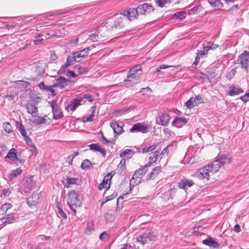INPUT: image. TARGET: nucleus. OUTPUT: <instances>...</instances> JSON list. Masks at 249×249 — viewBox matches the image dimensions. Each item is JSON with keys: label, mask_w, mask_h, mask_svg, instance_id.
<instances>
[{"label": "nucleus", "mask_w": 249, "mask_h": 249, "mask_svg": "<svg viewBox=\"0 0 249 249\" xmlns=\"http://www.w3.org/2000/svg\"><path fill=\"white\" fill-rule=\"evenodd\" d=\"M67 204L70 209L75 213L76 212L75 208L80 207L81 202L79 197V193L75 190L69 192L68 195Z\"/></svg>", "instance_id": "f03ea898"}, {"label": "nucleus", "mask_w": 249, "mask_h": 249, "mask_svg": "<svg viewBox=\"0 0 249 249\" xmlns=\"http://www.w3.org/2000/svg\"><path fill=\"white\" fill-rule=\"evenodd\" d=\"M156 239L157 236L155 232L150 229L135 235L133 238V240H135L137 242H139L142 245L147 244L150 241H155Z\"/></svg>", "instance_id": "f257e3e1"}, {"label": "nucleus", "mask_w": 249, "mask_h": 249, "mask_svg": "<svg viewBox=\"0 0 249 249\" xmlns=\"http://www.w3.org/2000/svg\"><path fill=\"white\" fill-rule=\"evenodd\" d=\"M4 127L5 131L7 133H10L12 132L11 125L8 122L5 123L4 124Z\"/></svg>", "instance_id": "4d7b16f0"}, {"label": "nucleus", "mask_w": 249, "mask_h": 249, "mask_svg": "<svg viewBox=\"0 0 249 249\" xmlns=\"http://www.w3.org/2000/svg\"><path fill=\"white\" fill-rule=\"evenodd\" d=\"M159 151H155L149 154V160L153 162H155L157 160V157L159 156Z\"/></svg>", "instance_id": "58836bf2"}, {"label": "nucleus", "mask_w": 249, "mask_h": 249, "mask_svg": "<svg viewBox=\"0 0 249 249\" xmlns=\"http://www.w3.org/2000/svg\"><path fill=\"white\" fill-rule=\"evenodd\" d=\"M38 200V196L37 195H32L27 199V204L29 206L36 205Z\"/></svg>", "instance_id": "72a5a7b5"}, {"label": "nucleus", "mask_w": 249, "mask_h": 249, "mask_svg": "<svg viewBox=\"0 0 249 249\" xmlns=\"http://www.w3.org/2000/svg\"><path fill=\"white\" fill-rule=\"evenodd\" d=\"M7 150V147L4 144H0V158H1L4 152Z\"/></svg>", "instance_id": "13d9d810"}, {"label": "nucleus", "mask_w": 249, "mask_h": 249, "mask_svg": "<svg viewBox=\"0 0 249 249\" xmlns=\"http://www.w3.org/2000/svg\"><path fill=\"white\" fill-rule=\"evenodd\" d=\"M26 109L27 112L31 114L33 116H36V113L37 110V108L36 106V104L33 103H29L27 105Z\"/></svg>", "instance_id": "c756f323"}, {"label": "nucleus", "mask_w": 249, "mask_h": 249, "mask_svg": "<svg viewBox=\"0 0 249 249\" xmlns=\"http://www.w3.org/2000/svg\"><path fill=\"white\" fill-rule=\"evenodd\" d=\"M70 82L69 80L66 79L63 77H59L56 80L55 83L53 84V87H59L61 89L64 88L67 86Z\"/></svg>", "instance_id": "f3484780"}, {"label": "nucleus", "mask_w": 249, "mask_h": 249, "mask_svg": "<svg viewBox=\"0 0 249 249\" xmlns=\"http://www.w3.org/2000/svg\"><path fill=\"white\" fill-rule=\"evenodd\" d=\"M83 103L82 102V99L81 98L77 97L73 99L71 102V104L68 105L66 109L70 108L71 111H74L76 110L77 107L82 105Z\"/></svg>", "instance_id": "dca6fc26"}, {"label": "nucleus", "mask_w": 249, "mask_h": 249, "mask_svg": "<svg viewBox=\"0 0 249 249\" xmlns=\"http://www.w3.org/2000/svg\"><path fill=\"white\" fill-rule=\"evenodd\" d=\"M188 123V119L185 117L179 118L176 117L172 122V125L178 128H180Z\"/></svg>", "instance_id": "aec40b11"}, {"label": "nucleus", "mask_w": 249, "mask_h": 249, "mask_svg": "<svg viewBox=\"0 0 249 249\" xmlns=\"http://www.w3.org/2000/svg\"><path fill=\"white\" fill-rule=\"evenodd\" d=\"M18 218V215L17 213H12L5 215V216L2 218V221L4 224L11 223L14 221L17 220Z\"/></svg>", "instance_id": "412c9836"}, {"label": "nucleus", "mask_w": 249, "mask_h": 249, "mask_svg": "<svg viewBox=\"0 0 249 249\" xmlns=\"http://www.w3.org/2000/svg\"><path fill=\"white\" fill-rule=\"evenodd\" d=\"M11 193V191L9 188H4L2 190L1 194L5 196H8Z\"/></svg>", "instance_id": "0e129e2a"}, {"label": "nucleus", "mask_w": 249, "mask_h": 249, "mask_svg": "<svg viewBox=\"0 0 249 249\" xmlns=\"http://www.w3.org/2000/svg\"><path fill=\"white\" fill-rule=\"evenodd\" d=\"M90 149L95 152H99L103 156H105L106 154V150L105 149L100 147V146L97 143H92L89 145Z\"/></svg>", "instance_id": "bb28decb"}, {"label": "nucleus", "mask_w": 249, "mask_h": 249, "mask_svg": "<svg viewBox=\"0 0 249 249\" xmlns=\"http://www.w3.org/2000/svg\"><path fill=\"white\" fill-rule=\"evenodd\" d=\"M69 66L68 65V64H67L66 63H65L64 65H63L60 69H59V70L58 71V74H62L63 73H64L66 69L69 67Z\"/></svg>", "instance_id": "bf43d9fd"}, {"label": "nucleus", "mask_w": 249, "mask_h": 249, "mask_svg": "<svg viewBox=\"0 0 249 249\" xmlns=\"http://www.w3.org/2000/svg\"><path fill=\"white\" fill-rule=\"evenodd\" d=\"M64 13H58V12H53V13H47L43 14L42 15H39L38 16V18L39 17H43L44 18H47L48 17H51L53 16H57V15H60Z\"/></svg>", "instance_id": "37998d69"}, {"label": "nucleus", "mask_w": 249, "mask_h": 249, "mask_svg": "<svg viewBox=\"0 0 249 249\" xmlns=\"http://www.w3.org/2000/svg\"><path fill=\"white\" fill-rule=\"evenodd\" d=\"M173 67V66H169V65L162 64L156 68L155 72H160V70H161V69H165L168 68L169 67Z\"/></svg>", "instance_id": "052dcab7"}, {"label": "nucleus", "mask_w": 249, "mask_h": 249, "mask_svg": "<svg viewBox=\"0 0 249 249\" xmlns=\"http://www.w3.org/2000/svg\"><path fill=\"white\" fill-rule=\"evenodd\" d=\"M78 180L79 178H78L66 177V178H64V179L62 181V183L64 187L69 188L71 187L72 185L77 184Z\"/></svg>", "instance_id": "2eb2a0df"}, {"label": "nucleus", "mask_w": 249, "mask_h": 249, "mask_svg": "<svg viewBox=\"0 0 249 249\" xmlns=\"http://www.w3.org/2000/svg\"><path fill=\"white\" fill-rule=\"evenodd\" d=\"M5 158L9 159L12 161L18 160V159L17 158V155L16 153V150L14 148H12L9 151L7 155L5 157Z\"/></svg>", "instance_id": "473e14b6"}, {"label": "nucleus", "mask_w": 249, "mask_h": 249, "mask_svg": "<svg viewBox=\"0 0 249 249\" xmlns=\"http://www.w3.org/2000/svg\"><path fill=\"white\" fill-rule=\"evenodd\" d=\"M82 99V102L85 103L86 100H88L89 102L93 101L92 97L90 94H84L82 96L79 97Z\"/></svg>", "instance_id": "8fccbe9b"}, {"label": "nucleus", "mask_w": 249, "mask_h": 249, "mask_svg": "<svg viewBox=\"0 0 249 249\" xmlns=\"http://www.w3.org/2000/svg\"><path fill=\"white\" fill-rule=\"evenodd\" d=\"M131 133L142 132L145 133L148 132V127L146 125L142 123H138L133 124V126L130 129Z\"/></svg>", "instance_id": "9b49d317"}, {"label": "nucleus", "mask_w": 249, "mask_h": 249, "mask_svg": "<svg viewBox=\"0 0 249 249\" xmlns=\"http://www.w3.org/2000/svg\"><path fill=\"white\" fill-rule=\"evenodd\" d=\"M76 61L78 62L79 60H77V58L74 57V55H72V56H68L67 57L66 63L70 66L73 65Z\"/></svg>", "instance_id": "79ce46f5"}, {"label": "nucleus", "mask_w": 249, "mask_h": 249, "mask_svg": "<svg viewBox=\"0 0 249 249\" xmlns=\"http://www.w3.org/2000/svg\"><path fill=\"white\" fill-rule=\"evenodd\" d=\"M95 109H96V107L95 106H93V107H92V112L89 115V116L86 117V120H85L86 122H91V121H92V120H93L92 119H93V118L94 116V112H95Z\"/></svg>", "instance_id": "3c124183"}, {"label": "nucleus", "mask_w": 249, "mask_h": 249, "mask_svg": "<svg viewBox=\"0 0 249 249\" xmlns=\"http://www.w3.org/2000/svg\"><path fill=\"white\" fill-rule=\"evenodd\" d=\"M58 214L59 215L62 217H63L64 219L67 218V215L66 214L63 212L62 208L58 207Z\"/></svg>", "instance_id": "680f3d73"}, {"label": "nucleus", "mask_w": 249, "mask_h": 249, "mask_svg": "<svg viewBox=\"0 0 249 249\" xmlns=\"http://www.w3.org/2000/svg\"><path fill=\"white\" fill-rule=\"evenodd\" d=\"M113 175L111 172L108 173L106 175L101 183L99 184L98 187V189L101 191L103 189H106L108 190L110 187V180L112 178Z\"/></svg>", "instance_id": "1a4fd4ad"}, {"label": "nucleus", "mask_w": 249, "mask_h": 249, "mask_svg": "<svg viewBox=\"0 0 249 249\" xmlns=\"http://www.w3.org/2000/svg\"><path fill=\"white\" fill-rule=\"evenodd\" d=\"M210 172H214L213 168H212V164L205 166L204 167L199 169V173L198 175L199 178L208 179Z\"/></svg>", "instance_id": "9d476101"}, {"label": "nucleus", "mask_w": 249, "mask_h": 249, "mask_svg": "<svg viewBox=\"0 0 249 249\" xmlns=\"http://www.w3.org/2000/svg\"><path fill=\"white\" fill-rule=\"evenodd\" d=\"M237 64L241 65V68L247 73L249 68V52L245 50L238 56Z\"/></svg>", "instance_id": "39448f33"}, {"label": "nucleus", "mask_w": 249, "mask_h": 249, "mask_svg": "<svg viewBox=\"0 0 249 249\" xmlns=\"http://www.w3.org/2000/svg\"><path fill=\"white\" fill-rule=\"evenodd\" d=\"M231 162V158L229 155L224 154L218 156L216 159L212 163V168L213 169V171L216 172L222 166Z\"/></svg>", "instance_id": "20e7f679"}, {"label": "nucleus", "mask_w": 249, "mask_h": 249, "mask_svg": "<svg viewBox=\"0 0 249 249\" xmlns=\"http://www.w3.org/2000/svg\"><path fill=\"white\" fill-rule=\"evenodd\" d=\"M194 184L195 183L192 180L184 179L181 180L178 183V187L180 189H182L184 190H187L188 188L192 187Z\"/></svg>", "instance_id": "a211bd4d"}, {"label": "nucleus", "mask_w": 249, "mask_h": 249, "mask_svg": "<svg viewBox=\"0 0 249 249\" xmlns=\"http://www.w3.org/2000/svg\"><path fill=\"white\" fill-rule=\"evenodd\" d=\"M124 196H121L117 199V207H116V213H120L124 208Z\"/></svg>", "instance_id": "2f4dec72"}, {"label": "nucleus", "mask_w": 249, "mask_h": 249, "mask_svg": "<svg viewBox=\"0 0 249 249\" xmlns=\"http://www.w3.org/2000/svg\"><path fill=\"white\" fill-rule=\"evenodd\" d=\"M89 39L93 42L98 41L99 39L98 34H93L92 35H89Z\"/></svg>", "instance_id": "6e6d98bb"}, {"label": "nucleus", "mask_w": 249, "mask_h": 249, "mask_svg": "<svg viewBox=\"0 0 249 249\" xmlns=\"http://www.w3.org/2000/svg\"><path fill=\"white\" fill-rule=\"evenodd\" d=\"M137 8L139 15H147L154 10L151 4L146 3L139 5Z\"/></svg>", "instance_id": "6e6552de"}, {"label": "nucleus", "mask_w": 249, "mask_h": 249, "mask_svg": "<svg viewBox=\"0 0 249 249\" xmlns=\"http://www.w3.org/2000/svg\"><path fill=\"white\" fill-rule=\"evenodd\" d=\"M50 106L52 109L53 119L58 120L63 117V113L57 105V101H52L50 103Z\"/></svg>", "instance_id": "0eeeda50"}, {"label": "nucleus", "mask_w": 249, "mask_h": 249, "mask_svg": "<svg viewBox=\"0 0 249 249\" xmlns=\"http://www.w3.org/2000/svg\"><path fill=\"white\" fill-rule=\"evenodd\" d=\"M125 12L127 13V14H125V17L127 18L129 21L137 19L139 15L137 8H129Z\"/></svg>", "instance_id": "ddd939ff"}, {"label": "nucleus", "mask_w": 249, "mask_h": 249, "mask_svg": "<svg viewBox=\"0 0 249 249\" xmlns=\"http://www.w3.org/2000/svg\"><path fill=\"white\" fill-rule=\"evenodd\" d=\"M22 172V170L20 168H17L13 170L8 176V179L11 181L13 179L20 175Z\"/></svg>", "instance_id": "7c9ffc66"}, {"label": "nucleus", "mask_w": 249, "mask_h": 249, "mask_svg": "<svg viewBox=\"0 0 249 249\" xmlns=\"http://www.w3.org/2000/svg\"><path fill=\"white\" fill-rule=\"evenodd\" d=\"M18 96V94L15 92H11L9 94L7 95L5 97V98L7 99V100H14Z\"/></svg>", "instance_id": "603ef678"}, {"label": "nucleus", "mask_w": 249, "mask_h": 249, "mask_svg": "<svg viewBox=\"0 0 249 249\" xmlns=\"http://www.w3.org/2000/svg\"><path fill=\"white\" fill-rule=\"evenodd\" d=\"M202 243L205 245L214 249L219 248L220 247V244L216 242L215 239L211 236H208L207 239L203 240Z\"/></svg>", "instance_id": "f8f14e48"}, {"label": "nucleus", "mask_w": 249, "mask_h": 249, "mask_svg": "<svg viewBox=\"0 0 249 249\" xmlns=\"http://www.w3.org/2000/svg\"><path fill=\"white\" fill-rule=\"evenodd\" d=\"M212 45H213V43L211 42L206 43V45L204 44V51H198L197 53H196V56L200 58L203 55L207 54L208 53V51L210 49L213 50L217 48V46L214 47H213Z\"/></svg>", "instance_id": "4468645a"}, {"label": "nucleus", "mask_w": 249, "mask_h": 249, "mask_svg": "<svg viewBox=\"0 0 249 249\" xmlns=\"http://www.w3.org/2000/svg\"><path fill=\"white\" fill-rule=\"evenodd\" d=\"M46 119L42 117H37L36 118L31 121L32 123L35 125L45 124L46 123Z\"/></svg>", "instance_id": "f704fd0d"}, {"label": "nucleus", "mask_w": 249, "mask_h": 249, "mask_svg": "<svg viewBox=\"0 0 249 249\" xmlns=\"http://www.w3.org/2000/svg\"><path fill=\"white\" fill-rule=\"evenodd\" d=\"M170 117L167 113H164L160 117L159 120H157V122L158 124L163 125L167 126L168 125Z\"/></svg>", "instance_id": "4be33fe9"}, {"label": "nucleus", "mask_w": 249, "mask_h": 249, "mask_svg": "<svg viewBox=\"0 0 249 249\" xmlns=\"http://www.w3.org/2000/svg\"><path fill=\"white\" fill-rule=\"evenodd\" d=\"M12 207V205L10 203H6L3 204L0 208V211L2 213H5L8 210Z\"/></svg>", "instance_id": "c03bdc74"}, {"label": "nucleus", "mask_w": 249, "mask_h": 249, "mask_svg": "<svg viewBox=\"0 0 249 249\" xmlns=\"http://www.w3.org/2000/svg\"><path fill=\"white\" fill-rule=\"evenodd\" d=\"M142 68L140 65H137L129 70L126 79H125V88L132 87L136 82H130L132 79L137 80L141 74Z\"/></svg>", "instance_id": "7ed1b4c3"}, {"label": "nucleus", "mask_w": 249, "mask_h": 249, "mask_svg": "<svg viewBox=\"0 0 249 249\" xmlns=\"http://www.w3.org/2000/svg\"><path fill=\"white\" fill-rule=\"evenodd\" d=\"M206 75L208 77H210L211 78L215 77L216 76V74H215V71H213V70L210 71L208 70L206 71Z\"/></svg>", "instance_id": "69168bd1"}, {"label": "nucleus", "mask_w": 249, "mask_h": 249, "mask_svg": "<svg viewBox=\"0 0 249 249\" xmlns=\"http://www.w3.org/2000/svg\"><path fill=\"white\" fill-rule=\"evenodd\" d=\"M160 172V167L156 166L153 169L152 171L147 176L146 179L148 180L155 179Z\"/></svg>", "instance_id": "b1692460"}, {"label": "nucleus", "mask_w": 249, "mask_h": 249, "mask_svg": "<svg viewBox=\"0 0 249 249\" xmlns=\"http://www.w3.org/2000/svg\"><path fill=\"white\" fill-rule=\"evenodd\" d=\"M92 163L89 160H84L81 164V167L83 170H87L91 166Z\"/></svg>", "instance_id": "4c0bfd02"}, {"label": "nucleus", "mask_w": 249, "mask_h": 249, "mask_svg": "<svg viewBox=\"0 0 249 249\" xmlns=\"http://www.w3.org/2000/svg\"><path fill=\"white\" fill-rule=\"evenodd\" d=\"M23 185L26 188L31 189L34 185V183L32 178H26L24 180Z\"/></svg>", "instance_id": "e433bc0d"}, {"label": "nucleus", "mask_w": 249, "mask_h": 249, "mask_svg": "<svg viewBox=\"0 0 249 249\" xmlns=\"http://www.w3.org/2000/svg\"><path fill=\"white\" fill-rule=\"evenodd\" d=\"M243 90L240 88L235 87L234 86H231L229 88L228 95L231 96L238 95L240 93L243 92Z\"/></svg>", "instance_id": "cd10ccee"}, {"label": "nucleus", "mask_w": 249, "mask_h": 249, "mask_svg": "<svg viewBox=\"0 0 249 249\" xmlns=\"http://www.w3.org/2000/svg\"><path fill=\"white\" fill-rule=\"evenodd\" d=\"M187 15V13L184 11L178 12L174 14V17L176 18H178L180 20H182L185 18Z\"/></svg>", "instance_id": "ea45409f"}, {"label": "nucleus", "mask_w": 249, "mask_h": 249, "mask_svg": "<svg viewBox=\"0 0 249 249\" xmlns=\"http://www.w3.org/2000/svg\"><path fill=\"white\" fill-rule=\"evenodd\" d=\"M164 133L167 135L168 137H171L174 135V133L172 132L169 128H166L164 129Z\"/></svg>", "instance_id": "338daca9"}, {"label": "nucleus", "mask_w": 249, "mask_h": 249, "mask_svg": "<svg viewBox=\"0 0 249 249\" xmlns=\"http://www.w3.org/2000/svg\"><path fill=\"white\" fill-rule=\"evenodd\" d=\"M185 105L187 108L191 109L195 106H197V104L195 103V99H194V98L192 97L187 101Z\"/></svg>", "instance_id": "a19ab883"}, {"label": "nucleus", "mask_w": 249, "mask_h": 249, "mask_svg": "<svg viewBox=\"0 0 249 249\" xmlns=\"http://www.w3.org/2000/svg\"><path fill=\"white\" fill-rule=\"evenodd\" d=\"M18 130L20 132V134L23 137H25L27 135L26 131L25 129L24 126L22 125V124H20L19 126L18 127Z\"/></svg>", "instance_id": "864d4df0"}, {"label": "nucleus", "mask_w": 249, "mask_h": 249, "mask_svg": "<svg viewBox=\"0 0 249 249\" xmlns=\"http://www.w3.org/2000/svg\"><path fill=\"white\" fill-rule=\"evenodd\" d=\"M248 92L242 96H241L239 99L244 103H247L249 101V90L247 91Z\"/></svg>", "instance_id": "5fc2aeb1"}, {"label": "nucleus", "mask_w": 249, "mask_h": 249, "mask_svg": "<svg viewBox=\"0 0 249 249\" xmlns=\"http://www.w3.org/2000/svg\"><path fill=\"white\" fill-rule=\"evenodd\" d=\"M237 67L235 69H232L226 74V77L229 80H231L234 77L236 73V69Z\"/></svg>", "instance_id": "de8ad7c7"}, {"label": "nucleus", "mask_w": 249, "mask_h": 249, "mask_svg": "<svg viewBox=\"0 0 249 249\" xmlns=\"http://www.w3.org/2000/svg\"><path fill=\"white\" fill-rule=\"evenodd\" d=\"M194 99H195V103L197 104V106L200 103H203V99L200 95L196 96Z\"/></svg>", "instance_id": "e2e57ef3"}, {"label": "nucleus", "mask_w": 249, "mask_h": 249, "mask_svg": "<svg viewBox=\"0 0 249 249\" xmlns=\"http://www.w3.org/2000/svg\"><path fill=\"white\" fill-rule=\"evenodd\" d=\"M124 11L122 13L117 14L115 15L113 18L107 19V24L112 23L114 21L113 26L109 25L110 28L117 29L118 28H122L124 27Z\"/></svg>", "instance_id": "423d86ee"}, {"label": "nucleus", "mask_w": 249, "mask_h": 249, "mask_svg": "<svg viewBox=\"0 0 249 249\" xmlns=\"http://www.w3.org/2000/svg\"><path fill=\"white\" fill-rule=\"evenodd\" d=\"M203 11L204 8L200 5H197L188 10V13L189 15L198 14L204 15L206 14V12Z\"/></svg>", "instance_id": "6ab92c4d"}, {"label": "nucleus", "mask_w": 249, "mask_h": 249, "mask_svg": "<svg viewBox=\"0 0 249 249\" xmlns=\"http://www.w3.org/2000/svg\"><path fill=\"white\" fill-rule=\"evenodd\" d=\"M105 218L107 222H111L114 219V215L112 211H109L105 214Z\"/></svg>", "instance_id": "c9c22d12"}, {"label": "nucleus", "mask_w": 249, "mask_h": 249, "mask_svg": "<svg viewBox=\"0 0 249 249\" xmlns=\"http://www.w3.org/2000/svg\"><path fill=\"white\" fill-rule=\"evenodd\" d=\"M108 237H109V234L107 232L105 231V232H103V233H102L100 235L99 238L100 240L103 241L105 238Z\"/></svg>", "instance_id": "774afa93"}, {"label": "nucleus", "mask_w": 249, "mask_h": 249, "mask_svg": "<svg viewBox=\"0 0 249 249\" xmlns=\"http://www.w3.org/2000/svg\"><path fill=\"white\" fill-rule=\"evenodd\" d=\"M90 50V49L88 47L82 50L73 53L72 55H74V57H76L77 59L84 58L88 55L89 52Z\"/></svg>", "instance_id": "393cba45"}, {"label": "nucleus", "mask_w": 249, "mask_h": 249, "mask_svg": "<svg viewBox=\"0 0 249 249\" xmlns=\"http://www.w3.org/2000/svg\"><path fill=\"white\" fill-rule=\"evenodd\" d=\"M123 126L120 125L118 122H114L110 123V126L113 129L114 133L120 134L123 132Z\"/></svg>", "instance_id": "a878e982"}, {"label": "nucleus", "mask_w": 249, "mask_h": 249, "mask_svg": "<svg viewBox=\"0 0 249 249\" xmlns=\"http://www.w3.org/2000/svg\"><path fill=\"white\" fill-rule=\"evenodd\" d=\"M136 178L135 177H133V176H132V178L130 180V189L128 192L125 193V195L128 194H131L132 193L131 190L132 188L134 187L135 185L136 184V181L135 180V179Z\"/></svg>", "instance_id": "09e8293b"}, {"label": "nucleus", "mask_w": 249, "mask_h": 249, "mask_svg": "<svg viewBox=\"0 0 249 249\" xmlns=\"http://www.w3.org/2000/svg\"><path fill=\"white\" fill-rule=\"evenodd\" d=\"M147 171L146 166H142L135 172L133 177H135L136 178H141Z\"/></svg>", "instance_id": "c85d7f7f"}, {"label": "nucleus", "mask_w": 249, "mask_h": 249, "mask_svg": "<svg viewBox=\"0 0 249 249\" xmlns=\"http://www.w3.org/2000/svg\"><path fill=\"white\" fill-rule=\"evenodd\" d=\"M173 0H155V3L157 5L160 7H163L165 4L167 3H171Z\"/></svg>", "instance_id": "a18cd8bd"}, {"label": "nucleus", "mask_w": 249, "mask_h": 249, "mask_svg": "<svg viewBox=\"0 0 249 249\" xmlns=\"http://www.w3.org/2000/svg\"><path fill=\"white\" fill-rule=\"evenodd\" d=\"M176 193V190L174 188H170L166 191L164 193L162 194V198L166 201H168L170 199H172L174 195Z\"/></svg>", "instance_id": "5701e85b"}, {"label": "nucleus", "mask_w": 249, "mask_h": 249, "mask_svg": "<svg viewBox=\"0 0 249 249\" xmlns=\"http://www.w3.org/2000/svg\"><path fill=\"white\" fill-rule=\"evenodd\" d=\"M24 138V140L26 142V143L27 145L32 146L35 152L37 151V149L36 147L33 144V142L32 141L31 139L28 137V136H26L25 137H23Z\"/></svg>", "instance_id": "49530a36"}]
</instances>
